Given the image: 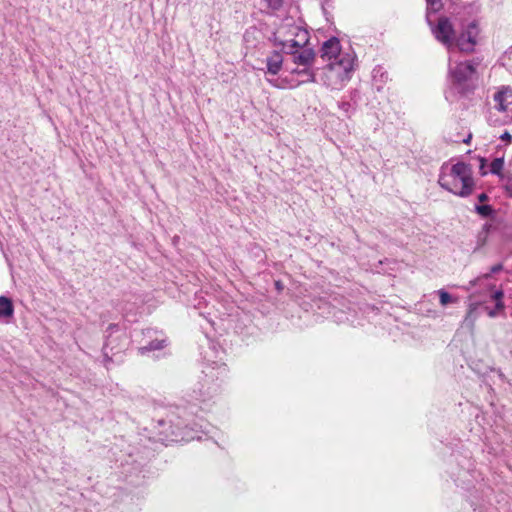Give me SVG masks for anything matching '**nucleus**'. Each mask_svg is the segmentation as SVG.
Here are the masks:
<instances>
[{
    "label": "nucleus",
    "mask_w": 512,
    "mask_h": 512,
    "mask_svg": "<svg viewBox=\"0 0 512 512\" xmlns=\"http://www.w3.org/2000/svg\"><path fill=\"white\" fill-rule=\"evenodd\" d=\"M302 35L300 40H287L282 43V50L293 56V62L298 66H312L315 59V52L312 47L309 46L307 34H296V36Z\"/></svg>",
    "instance_id": "5"
},
{
    "label": "nucleus",
    "mask_w": 512,
    "mask_h": 512,
    "mask_svg": "<svg viewBox=\"0 0 512 512\" xmlns=\"http://www.w3.org/2000/svg\"><path fill=\"white\" fill-rule=\"evenodd\" d=\"M500 139L502 141H505L507 143L511 142L512 136L508 131H505L503 134H501Z\"/></svg>",
    "instance_id": "27"
},
{
    "label": "nucleus",
    "mask_w": 512,
    "mask_h": 512,
    "mask_svg": "<svg viewBox=\"0 0 512 512\" xmlns=\"http://www.w3.org/2000/svg\"><path fill=\"white\" fill-rule=\"evenodd\" d=\"M439 185L445 190L460 196H469L475 186L471 167L463 162L441 167Z\"/></svg>",
    "instance_id": "4"
},
{
    "label": "nucleus",
    "mask_w": 512,
    "mask_h": 512,
    "mask_svg": "<svg viewBox=\"0 0 512 512\" xmlns=\"http://www.w3.org/2000/svg\"><path fill=\"white\" fill-rule=\"evenodd\" d=\"M282 65L283 57L280 53L273 52L270 56H268L266 59V79H277L278 77L275 76L281 71Z\"/></svg>",
    "instance_id": "12"
},
{
    "label": "nucleus",
    "mask_w": 512,
    "mask_h": 512,
    "mask_svg": "<svg viewBox=\"0 0 512 512\" xmlns=\"http://www.w3.org/2000/svg\"><path fill=\"white\" fill-rule=\"evenodd\" d=\"M497 312H499V311L495 308V309H493V310H489V311H488V315H489L490 317H495V316L497 315Z\"/></svg>",
    "instance_id": "30"
},
{
    "label": "nucleus",
    "mask_w": 512,
    "mask_h": 512,
    "mask_svg": "<svg viewBox=\"0 0 512 512\" xmlns=\"http://www.w3.org/2000/svg\"><path fill=\"white\" fill-rule=\"evenodd\" d=\"M506 191L512 196V178L509 176L506 177L505 181H502Z\"/></svg>",
    "instance_id": "23"
},
{
    "label": "nucleus",
    "mask_w": 512,
    "mask_h": 512,
    "mask_svg": "<svg viewBox=\"0 0 512 512\" xmlns=\"http://www.w3.org/2000/svg\"><path fill=\"white\" fill-rule=\"evenodd\" d=\"M338 106L346 114H348L352 109V106L349 102H340Z\"/></svg>",
    "instance_id": "24"
},
{
    "label": "nucleus",
    "mask_w": 512,
    "mask_h": 512,
    "mask_svg": "<svg viewBox=\"0 0 512 512\" xmlns=\"http://www.w3.org/2000/svg\"><path fill=\"white\" fill-rule=\"evenodd\" d=\"M192 414L179 407L170 411L165 419L158 421L160 433L169 441L200 440L204 431L202 425L192 418Z\"/></svg>",
    "instance_id": "3"
},
{
    "label": "nucleus",
    "mask_w": 512,
    "mask_h": 512,
    "mask_svg": "<svg viewBox=\"0 0 512 512\" xmlns=\"http://www.w3.org/2000/svg\"><path fill=\"white\" fill-rule=\"evenodd\" d=\"M14 307L12 301L6 296H0V319L12 317Z\"/></svg>",
    "instance_id": "14"
},
{
    "label": "nucleus",
    "mask_w": 512,
    "mask_h": 512,
    "mask_svg": "<svg viewBox=\"0 0 512 512\" xmlns=\"http://www.w3.org/2000/svg\"><path fill=\"white\" fill-rule=\"evenodd\" d=\"M266 7L272 11L279 10L283 5V0H263Z\"/></svg>",
    "instance_id": "21"
},
{
    "label": "nucleus",
    "mask_w": 512,
    "mask_h": 512,
    "mask_svg": "<svg viewBox=\"0 0 512 512\" xmlns=\"http://www.w3.org/2000/svg\"><path fill=\"white\" fill-rule=\"evenodd\" d=\"M372 79L376 89L380 91L388 79V74L382 67L378 66L372 71Z\"/></svg>",
    "instance_id": "13"
},
{
    "label": "nucleus",
    "mask_w": 512,
    "mask_h": 512,
    "mask_svg": "<svg viewBox=\"0 0 512 512\" xmlns=\"http://www.w3.org/2000/svg\"><path fill=\"white\" fill-rule=\"evenodd\" d=\"M110 344H111V340L107 339L103 346V354H104V357L107 359H111L108 354V348H109Z\"/></svg>",
    "instance_id": "25"
},
{
    "label": "nucleus",
    "mask_w": 512,
    "mask_h": 512,
    "mask_svg": "<svg viewBox=\"0 0 512 512\" xmlns=\"http://www.w3.org/2000/svg\"><path fill=\"white\" fill-rule=\"evenodd\" d=\"M479 24L478 21L474 20L468 25V29H478Z\"/></svg>",
    "instance_id": "28"
},
{
    "label": "nucleus",
    "mask_w": 512,
    "mask_h": 512,
    "mask_svg": "<svg viewBox=\"0 0 512 512\" xmlns=\"http://www.w3.org/2000/svg\"><path fill=\"white\" fill-rule=\"evenodd\" d=\"M504 167V159L502 157L495 158L491 164L489 171L492 174L498 175L500 177L501 181H505L506 177L509 176L508 174H504L502 172Z\"/></svg>",
    "instance_id": "15"
},
{
    "label": "nucleus",
    "mask_w": 512,
    "mask_h": 512,
    "mask_svg": "<svg viewBox=\"0 0 512 512\" xmlns=\"http://www.w3.org/2000/svg\"><path fill=\"white\" fill-rule=\"evenodd\" d=\"M491 273H484L477 278L469 281L468 285L464 287L467 291H474L473 295H482L486 292L492 291L494 284L491 281Z\"/></svg>",
    "instance_id": "10"
},
{
    "label": "nucleus",
    "mask_w": 512,
    "mask_h": 512,
    "mask_svg": "<svg viewBox=\"0 0 512 512\" xmlns=\"http://www.w3.org/2000/svg\"><path fill=\"white\" fill-rule=\"evenodd\" d=\"M436 40L441 43L449 54L462 52L471 53L478 44L477 34H435Z\"/></svg>",
    "instance_id": "6"
},
{
    "label": "nucleus",
    "mask_w": 512,
    "mask_h": 512,
    "mask_svg": "<svg viewBox=\"0 0 512 512\" xmlns=\"http://www.w3.org/2000/svg\"><path fill=\"white\" fill-rule=\"evenodd\" d=\"M493 100L498 111H507L512 105V89L507 86L500 87L493 95Z\"/></svg>",
    "instance_id": "11"
},
{
    "label": "nucleus",
    "mask_w": 512,
    "mask_h": 512,
    "mask_svg": "<svg viewBox=\"0 0 512 512\" xmlns=\"http://www.w3.org/2000/svg\"><path fill=\"white\" fill-rule=\"evenodd\" d=\"M503 269L502 264H496L490 268V271L488 273H491V276L495 273L500 272Z\"/></svg>",
    "instance_id": "26"
},
{
    "label": "nucleus",
    "mask_w": 512,
    "mask_h": 512,
    "mask_svg": "<svg viewBox=\"0 0 512 512\" xmlns=\"http://www.w3.org/2000/svg\"><path fill=\"white\" fill-rule=\"evenodd\" d=\"M436 293L439 295V301H440L441 306H443V307H445L449 304L458 302L457 297L452 296L451 294H449L448 292H446L443 289L438 290Z\"/></svg>",
    "instance_id": "17"
},
{
    "label": "nucleus",
    "mask_w": 512,
    "mask_h": 512,
    "mask_svg": "<svg viewBox=\"0 0 512 512\" xmlns=\"http://www.w3.org/2000/svg\"><path fill=\"white\" fill-rule=\"evenodd\" d=\"M476 212L482 217H489L493 214V208L490 205H476Z\"/></svg>",
    "instance_id": "20"
},
{
    "label": "nucleus",
    "mask_w": 512,
    "mask_h": 512,
    "mask_svg": "<svg viewBox=\"0 0 512 512\" xmlns=\"http://www.w3.org/2000/svg\"><path fill=\"white\" fill-rule=\"evenodd\" d=\"M143 335L146 341L138 349L139 353L142 355L149 352L162 350L167 346V338L162 332L149 328L143 332Z\"/></svg>",
    "instance_id": "9"
},
{
    "label": "nucleus",
    "mask_w": 512,
    "mask_h": 512,
    "mask_svg": "<svg viewBox=\"0 0 512 512\" xmlns=\"http://www.w3.org/2000/svg\"><path fill=\"white\" fill-rule=\"evenodd\" d=\"M268 82L274 87L280 89L295 88L304 83L319 82L318 73L316 74L311 66H302L295 68L290 72V77L280 76L277 79L268 78Z\"/></svg>",
    "instance_id": "7"
},
{
    "label": "nucleus",
    "mask_w": 512,
    "mask_h": 512,
    "mask_svg": "<svg viewBox=\"0 0 512 512\" xmlns=\"http://www.w3.org/2000/svg\"><path fill=\"white\" fill-rule=\"evenodd\" d=\"M275 286H276V289L279 291L282 290V288H283L282 284L279 281L275 282Z\"/></svg>",
    "instance_id": "31"
},
{
    "label": "nucleus",
    "mask_w": 512,
    "mask_h": 512,
    "mask_svg": "<svg viewBox=\"0 0 512 512\" xmlns=\"http://www.w3.org/2000/svg\"><path fill=\"white\" fill-rule=\"evenodd\" d=\"M436 32H453L452 24L447 17L438 19Z\"/></svg>",
    "instance_id": "19"
},
{
    "label": "nucleus",
    "mask_w": 512,
    "mask_h": 512,
    "mask_svg": "<svg viewBox=\"0 0 512 512\" xmlns=\"http://www.w3.org/2000/svg\"><path fill=\"white\" fill-rule=\"evenodd\" d=\"M504 292L502 289L495 290L491 294V299H493L496 303V309L498 311H503L505 309V304L503 302Z\"/></svg>",
    "instance_id": "18"
},
{
    "label": "nucleus",
    "mask_w": 512,
    "mask_h": 512,
    "mask_svg": "<svg viewBox=\"0 0 512 512\" xmlns=\"http://www.w3.org/2000/svg\"><path fill=\"white\" fill-rule=\"evenodd\" d=\"M478 303H471L469 305V309H468V312H467V315L464 319V323L469 326V327H473L474 326V323L477 319V309H478Z\"/></svg>",
    "instance_id": "16"
},
{
    "label": "nucleus",
    "mask_w": 512,
    "mask_h": 512,
    "mask_svg": "<svg viewBox=\"0 0 512 512\" xmlns=\"http://www.w3.org/2000/svg\"><path fill=\"white\" fill-rule=\"evenodd\" d=\"M478 199L480 202H484L488 199V196L485 194V193H481L479 196H478Z\"/></svg>",
    "instance_id": "29"
},
{
    "label": "nucleus",
    "mask_w": 512,
    "mask_h": 512,
    "mask_svg": "<svg viewBox=\"0 0 512 512\" xmlns=\"http://www.w3.org/2000/svg\"><path fill=\"white\" fill-rule=\"evenodd\" d=\"M481 73L479 63L474 60L455 61L449 59L445 98L450 103L470 99L479 87Z\"/></svg>",
    "instance_id": "2"
},
{
    "label": "nucleus",
    "mask_w": 512,
    "mask_h": 512,
    "mask_svg": "<svg viewBox=\"0 0 512 512\" xmlns=\"http://www.w3.org/2000/svg\"><path fill=\"white\" fill-rule=\"evenodd\" d=\"M220 386L212 383H197L189 394L191 401L195 402L203 411L209 410L219 394Z\"/></svg>",
    "instance_id": "8"
},
{
    "label": "nucleus",
    "mask_w": 512,
    "mask_h": 512,
    "mask_svg": "<svg viewBox=\"0 0 512 512\" xmlns=\"http://www.w3.org/2000/svg\"><path fill=\"white\" fill-rule=\"evenodd\" d=\"M426 1H427L428 6L430 7V9L433 11H438L442 7L441 0H426Z\"/></svg>",
    "instance_id": "22"
},
{
    "label": "nucleus",
    "mask_w": 512,
    "mask_h": 512,
    "mask_svg": "<svg viewBox=\"0 0 512 512\" xmlns=\"http://www.w3.org/2000/svg\"><path fill=\"white\" fill-rule=\"evenodd\" d=\"M319 56L325 63L318 69L319 83L332 91L342 90L352 79L358 67L355 52L344 50L340 40L332 36L322 43Z\"/></svg>",
    "instance_id": "1"
}]
</instances>
